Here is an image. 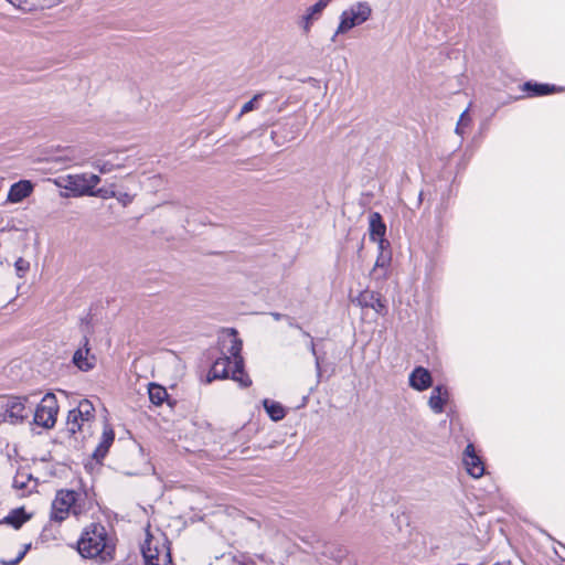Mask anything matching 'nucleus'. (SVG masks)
<instances>
[{"label": "nucleus", "mask_w": 565, "mask_h": 565, "mask_svg": "<svg viewBox=\"0 0 565 565\" xmlns=\"http://www.w3.org/2000/svg\"><path fill=\"white\" fill-rule=\"evenodd\" d=\"M115 199H117L124 205H127L132 201V196L126 192H117V196H115Z\"/></svg>", "instance_id": "nucleus-36"}, {"label": "nucleus", "mask_w": 565, "mask_h": 565, "mask_svg": "<svg viewBox=\"0 0 565 565\" xmlns=\"http://www.w3.org/2000/svg\"><path fill=\"white\" fill-rule=\"evenodd\" d=\"M78 492L68 489H61L56 492L55 498L52 502L51 520L57 523L63 522L67 519L70 513L77 515L76 502L78 500Z\"/></svg>", "instance_id": "nucleus-5"}, {"label": "nucleus", "mask_w": 565, "mask_h": 565, "mask_svg": "<svg viewBox=\"0 0 565 565\" xmlns=\"http://www.w3.org/2000/svg\"><path fill=\"white\" fill-rule=\"evenodd\" d=\"M10 2L13 7L19 8L21 10H33L36 7L43 8L42 0H7Z\"/></svg>", "instance_id": "nucleus-27"}, {"label": "nucleus", "mask_w": 565, "mask_h": 565, "mask_svg": "<svg viewBox=\"0 0 565 565\" xmlns=\"http://www.w3.org/2000/svg\"><path fill=\"white\" fill-rule=\"evenodd\" d=\"M93 167L99 171L102 174L109 173L116 169L122 168L124 164L121 162H114L110 160H96L93 163Z\"/></svg>", "instance_id": "nucleus-25"}, {"label": "nucleus", "mask_w": 565, "mask_h": 565, "mask_svg": "<svg viewBox=\"0 0 565 565\" xmlns=\"http://www.w3.org/2000/svg\"><path fill=\"white\" fill-rule=\"evenodd\" d=\"M450 393L447 386L438 384L434 386L428 398V406L434 414H441L449 402Z\"/></svg>", "instance_id": "nucleus-15"}, {"label": "nucleus", "mask_w": 565, "mask_h": 565, "mask_svg": "<svg viewBox=\"0 0 565 565\" xmlns=\"http://www.w3.org/2000/svg\"><path fill=\"white\" fill-rule=\"evenodd\" d=\"M82 422H88L94 416V406L88 399H82L75 408Z\"/></svg>", "instance_id": "nucleus-24"}, {"label": "nucleus", "mask_w": 565, "mask_h": 565, "mask_svg": "<svg viewBox=\"0 0 565 565\" xmlns=\"http://www.w3.org/2000/svg\"><path fill=\"white\" fill-rule=\"evenodd\" d=\"M522 89L530 96V97H539V96H546L554 93H561L564 92L565 88L563 86H557L554 84H546V83H537L533 81H527L523 84Z\"/></svg>", "instance_id": "nucleus-17"}, {"label": "nucleus", "mask_w": 565, "mask_h": 565, "mask_svg": "<svg viewBox=\"0 0 565 565\" xmlns=\"http://www.w3.org/2000/svg\"><path fill=\"white\" fill-rule=\"evenodd\" d=\"M114 439H115V433H114L113 428L109 426H106L104 428L100 441L93 452L94 460H96L97 462H100L106 457L110 446L114 443Z\"/></svg>", "instance_id": "nucleus-19"}, {"label": "nucleus", "mask_w": 565, "mask_h": 565, "mask_svg": "<svg viewBox=\"0 0 565 565\" xmlns=\"http://www.w3.org/2000/svg\"><path fill=\"white\" fill-rule=\"evenodd\" d=\"M327 548L328 551H326L324 553L335 561H341L347 554V551L343 547H335L331 545L328 546Z\"/></svg>", "instance_id": "nucleus-33"}, {"label": "nucleus", "mask_w": 565, "mask_h": 565, "mask_svg": "<svg viewBox=\"0 0 565 565\" xmlns=\"http://www.w3.org/2000/svg\"><path fill=\"white\" fill-rule=\"evenodd\" d=\"M263 406L269 418L274 422H279L284 419L286 416V411L284 406L278 402L265 398L263 399Z\"/></svg>", "instance_id": "nucleus-22"}, {"label": "nucleus", "mask_w": 565, "mask_h": 565, "mask_svg": "<svg viewBox=\"0 0 565 565\" xmlns=\"http://www.w3.org/2000/svg\"><path fill=\"white\" fill-rule=\"evenodd\" d=\"M355 301L360 307L371 308L377 315L385 316L387 313L386 301L377 291L365 289L359 294Z\"/></svg>", "instance_id": "nucleus-10"}, {"label": "nucleus", "mask_w": 565, "mask_h": 565, "mask_svg": "<svg viewBox=\"0 0 565 565\" xmlns=\"http://www.w3.org/2000/svg\"><path fill=\"white\" fill-rule=\"evenodd\" d=\"M302 333H303V335L310 338V340H311L310 341V352L315 356V364H316L317 376H318V379H320L321 374H322L321 359L317 354L316 347H315V343H313V340H312L311 335L308 332H306V331H302Z\"/></svg>", "instance_id": "nucleus-31"}, {"label": "nucleus", "mask_w": 565, "mask_h": 565, "mask_svg": "<svg viewBox=\"0 0 565 565\" xmlns=\"http://www.w3.org/2000/svg\"><path fill=\"white\" fill-rule=\"evenodd\" d=\"M72 362L83 372H88L95 366L96 359L95 355L90 353L89 339L87 335H84L81 340L78 349L73 354Z\"/></svg>", "instance_id": "nucleus-9"}, {"label": "nucleus", "mask_w": 565, "mask_h": 565, "mask_svg": "<svg viewBox=\"0 0 565 565\" xmlns=\"http://www.w3.org/2000/svg\"><path fill=\"white\" fill-rule=\"evenodd\" d=\"M370 239L377 243L379 247L390 246L385 238L386 225L379 212H372L369 216Z\"/></svg>", "instance_id": "nucleus-12"}, {"label": "nucleus", "mask_w": 565, "mask_h": 565, "mask_svg": "<svg viewBox=\"0 0 565 565\" xmlns=\"http://www.w3.org/2000/svg\"><path fill=\"white\" fill-rule=\"evenodd\" d=\"M29 520V515H26L23 508H18L12 510L7 516H4L0 524L11 525L13 529H20L26 521Z\"/></svg>", "instance_id": "nucleus-21"}, {"label": "nucleus", "mask_w": 565, "mask_h": 565, "mask_svg": "<svg viewBox=\"0 0 565 565\" xmlns=\"http://www.w3.org/2000/svg\"><path fill=\"white\" fill-rule=\"evenodd\" d=\"M82 420H81V417L77 416V412L75 408L71 409L68 412V415H67V430L74 435L76 434L77 431H79L82 429Z\"/></svg>", "instance_id": "nucleus-26"}, {"label": "nucleus", "mask_w": 565, "mask_h": 565, "mask_svg": "<svg viewBox=\"0 0 565 565\" xmlns=\"http://www.w3.org/2000/svg\"><path fill=\"white\" fill-rule=\"evenodd\" d=\"M92 196H98L102 199L115 198V196H117V191H115L114 189H104V188H100L97 190L94 189V194Z\"/></svg>", "instance_id": "nucleus-34"}, {"label": "nucleus", "mask_w": 565, "mask_h": 565, "mask_svg": "<svg viewBox=\"0 0 565 565\" xmlns=\"http://www.w3.org/2000/svg\"><path fill=\"white\" fill-rule=\"evenodd\" d=\"M392 260V254L390 246L379 247V255L373 268V274H379V277H385L387 274L388 266Z\"/></svg>", "instance_id": "nucleus-20"}, {"label": "nucleus", "mask_w": 565, "mask_h": 565, "mask_svg": "<svg viewBox=\"0 0 565 565\" xmlns=\"http://www.w3.org/2000/svg\"><path fill=\"white\" fill-rule=\"evenodd\" d=\"M63 181V188L68 190L73 196H92L94 189L100 182V178L94 173H81L70 174Z\"/></svg>", "instance_id": "nucleus-7"}, {"label": "nucleus", "mask_w": 565, "mask_h": 565, "mask_svg": "<svg viewBox=\"0 0 565 565\" xmlns=\"http://www.w3.org/2000/svg\"><path fill=\"white\" fill-rule=\"evenodd\" d=\"M264 96L263 93H258L256 95H254V97L248 100L247 103H245L242 108H241V111H239V115L238 117L254 110L257 108V102Z\"/></svg>", "instance_id": "nucleus-30"}, {"label": "nucleus", "mask_w": 565, "mask_h": 565, "mask_svg": "<svg viewBox=\"0 0 565 565\" xmlns=\"http://www.w3.org/2000/svg\"><path fill=\"white\" fill-rule=\"evenodd\" d=\"M145 565H173L170 543L167 539L156 540L150 533L141 545Z\"/></svg>", "instance_id": "nucleus-2"}, {"label": "nucleus", "mask_w": 565, "mask_h": 565, "mask_svg": "<svg viewBox=\"0 0 565 565\" xmlns=\"http://www.w3.org/2000/svg\"><path fill=\"white\" fill-rule=\"evenodd\" d=\"M148 394L150 402L156 406L162 405L163 402L167 401L169 396L167 390L157 383L149 384Z\"/></svg>", "instance_id": "nucleus-23"}, {"label": "nucleus", "mask_w": 565, "mask_h": 565, "mask_svg": "<svg viewBox=\"0 0 565 565\" xmlns=\"http://www.w3.org/2000/svg\"><path fill=\"white\" fill-rule=\"evenodd\" d=\"M457 565H468V564H466V563H459V564H457Z\"/></svg>", "instance_id": "nucleus-40"}, {"label": "nucleus", "mask_w": 565, "mask_h": 565, "mask_svg": "<svg viewBox=\"0 0 565 565\" xmlns=\"http://www.w3.org/2000/svg\"><path fill=\"white\" fill-rule=\"evenodd\" d=\"M14 268L18 277L22 278L30 268V263L22 257H19L14 263Z\"/></svg>", "instance_id": "nucleus-32"}, {"label": "nucleus", "mask_w": 565, "mask_h": 565, "mask_svg": "<svg viewBox=\"0 0 565 565\" xmlns=\"http://www.w3.org/2000/svg\"><path fill=\"white\" fill-rule=\"evenodd\" d=\"M408 384L413 390L424 392L433 385L431 373L424 366H416L408 376Z\"/></svg>", "instance_id": "nucleus-14"}, {"label": "nucleus", "mask_w": 565, "mask_h": 565, "mask_svg": "<svg viewBox=\"0 0 565 565\" xmlns=\"http://www.w3.org/2000/svg\"><path fill=\"white\" fill-rule=\"evenodd\" d=\"M232 369L233 361H231V358L227 356V354H223L212 364L206 376L207 383H211L214 380L232 379Z\"/></svg>", "instance_id": "nucleus-13"}, {"label": "nucleus", "mask_w": 565, "mask_h": 565, "mask_svg": "<svg viewBox=\"0 0 565 565\" xmlns=\"http://www.w3.org/2000/svg\"><path fill=\"white\" fill-rule=\"evenodd\" d=\"M57 413L58 405L56 397L53 393H47L34 411L33 423L40 427L50 429L56 423Z\"/></svg>", "instance_id": "nucleus-8"}, {"label": "nucleus", "mask_w": 565, "mask_h": 565, "mask_svg": "<svg viewBox=\"0 0 565 565\" xmlns=\"http://www.w3.org/2000/svg\"><path fill=\"white\" fill-rule=\"evenodd\" d=\"M467 472L475 479L484 475V463L477 455L473 444L469 443L466 446L462 458Z\"/></svg>", "instance_id": "nucleus-11"}, {"label": "nucleus", "mask_w": 565, "mask_h": 565, "mask_svg": "<svg viewBox=\"0 0 565 565\" xmlns=\"http://www.w3.org/2000/svg\"><path fill=\"white\" fill-rule=\"evenodd\" d=\"M295 327H296L297 329H299V330H302V329H301V327H300V326H298V324H295Z\"/></svg>", "instance_id": "nucleus-39"}, {"label": "nucleus", "mask_w": 565, "mask_h": 565, "mask_svg": "<svg viewBox=\"0 0 565 565\" xmlns=\"http://www.w3.org/2000/svg\"><path fill=\"white\" fill-rule=\"evenodd\" d=\"M34 185L30 180H20L13 183L7 196L10 203H19L28 198L33 192Z\"/></svg>", "instance_id": "nucleus-18"}, {"label": "nucleus", "mask_w": 565, "mask_h": 565, "mask_svg": "<svg viewBox=\"0 0 565 565\" xmlns=\"http://www.w3.org/2000/svg\"><path fill=\"white\" fill-rule=\"evenodd\" d=\"M471 122V118L470 116L468 115V110H463L459 117V120L457 122V126H456V134L460 137H463L465 132H466V128L470 125Z\"/></svg>", "instance_id": "nucleus-28"}, {"label": "nucleus", "mask_w": 565, "mask_h": 565, "mask_svg": "<svg viewBox=\"0 0 565 565\" xmlns=\"http://www.w3.org/2000/svg\"><path fill=\"white\" fill-rule=\"evenodd\" d=\"M493 565H511L510 561L497 562Z\"/></svg>", "instance_id": "nucleus-38"}, {"label": "nucleus", "mask_w": 565, "mask_h": 565, "mask_svg": "<svg viewBox=\"0 0 565 565\" xmlns=\"http://www.w3.org/2000/svg\"><path fill=\"white\" fill-rule=\"evenodd\" d=\"M30 548H31V543L23 545V548L17 555L15 561H3L2 563L4 565H18L24 558V556L30 551Z\"/></svg>", "instance_id": "nucleus-35"}, {"label": "nucleus", "mask_w": 565, "mask_h": 565, "mask_svg": "<svg viewBox=\"0 0 565 565\" xmlns=\"http://www.w3.org/2000/svg\"><path fill=\"white\" fill-rule=\"evenodd\" d=\"M371 13L372 9L367 2L354 3L341 13L340 23L331 40L335 41L339 34L347 33L351 29L364 23L370 19Z\"/></svg>", "instance_id": "nucleus-3"}, {"label": "nucleus", "mask_w": 565, "mask_h": 565, "mask_svg": "<svg viewBox=\"0 0 565 565\" xmlns=\"http://www.w3.org/2000/svg\"><path fill=\"white\" fill-rule=\"evenodd\" d=\"M33 480L32 475L18 472L13 479V488L24 490L28 487V482Z\"/></svg>", "instance_id": "nucleus-29"}, {"label": "nucleus", "mask_w": 565, "mask_h": 565, "mask_svg": "<svg viewBox=\"0 0 565 565\" xmlns=\"http://www.w3.org/2000/svg\"><path fill=\"white\" fill-rule=\"evenodd\" d=\"M271 316L275 320H280L284 317L281 313L278 312H273Z\"/></svg>", "instance_id": "nucleus-37"}, {"label": "nucleus", "mask_w": 565, "mask_h": 565, "mask_svg": "<svg viewBox=\"0 0 565 565\" xmlns=\"http://www.w3.org/2000/svg\"><path fill=\"white\" fill-rule=\"evenodd\" d=\"M106 530L102 524H90L83 531L77 542L79 555L84 558L99 556L106 547Z\"/></svg>", "instance_id": "nucleus-1"}, {"label": "nucleus", "mask_w": 565, "mask_h": 565, "mask_svg": "<svg viewBox=\"0 0 565 565\" xmlns=\"http://www.w3.org/2000/svg\"><path fill=\"white\" fill-rule=\"evenodd\" d=\"M26 396H8L1 404L2 418L10 424H21L32 412Z\"/></svg>", "instance_id": "nucleus-6"}, {"label": "nucleus", "mask_w": 565, "mask_h": 565, "mask_svg": "<svg viewBox=\"0 0 565 565\" xmlns=\"http://www.w3.org/2000/svg\"><path fill=\"white\" fill-rule=\"evenodd\" d=\"M330 2L331 0H318V2L306 10V13L299 20V25L306 34L309 33L313 22L319 19Z\"/></svg>", "instance_id": "nucleus-16"}, {"label": "nucleus", "mask_w": 565, "mask_h": 565, "mask_svg": "<svg viewBox=\"0 0 565 565\" xmlns=\"http://www.w3.org/2000/svg\"><path fill=\"white\" fill-rule=\"evenodd\" d=\"M230 342L231 345L227 349V356L233 361L232 380L237 382L243 388L249 387L252 380L244 369V358L242 356L243 342L237 338V333L234 329H232Z\"/></svg>", "instance_id": "nucleus-4"}]
</instances>
